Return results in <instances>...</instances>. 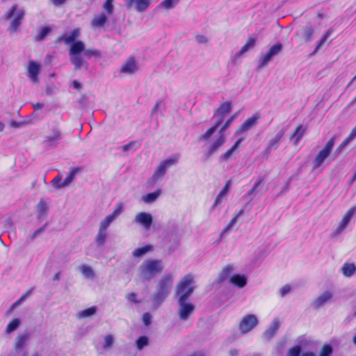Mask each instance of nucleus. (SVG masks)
Masks as SVG:
<instances>
[{
	"mask_svg": "<svg viewBox=\"0 0 356 356\" xmlns=\"http://www.w3.org/2000/svg\"><path fill=\"white\" fill-rule=\"evenodd\" d=\"M81 54L87 57L100 56L99 51L86 49L84 43L81 40H78L71 45L69 50L70 60L71 63L74 65L75 70H79L83 65L87 66L86 63L81 56Z\"/></svg>",
	"mask_w": 356,
	"mask_h": 356,
	"instance_id": "f257e3e1",
	"label": "nucleus"
},
{
	"mask_svg": "<svg viewBox=\"0 0 356 356\" xmlns=\"http://www.w3.org/2000/svg\"><path fill=\"white\" fill-rule=\"evenodd\" d=\"M163 270L160 259H147L143 261L138 268V276L142 281H149Z\"/></svg>",
	"mask_w": 356,
	"mask_h": 356,
	"instance_id": "f03ea898",
	"label": "nucleus"
},
{
	"mask_svg": "<svg viewBox=\"0 0 356 356\" xmlns=\"http://www.w3.org/2000/svg\"><path fill=\"white\" fill-rule=\"evenodd\" d=\"M174 277L172 274H165L159 280L156 291L152 296L154 305L159 307L170 293Z\"/></svg>",
	"mask_w": 356,
	"mask_h": 356,
	"instance_id": "7ed1b4c3",
	"label": "nucleus"
},
{
	"mask_svg": "<svg viewBox=\"0 0 356 356\" xmlns=\"http://www.w3.org/2000/svg\"><path fill=\"white\" fill-rule=\"evenodd\" d=\"M232 109V105L229 102H227L220 105V106L217 109L215 113L214 116L218 118V120L216 124L209 129L205 134L201 135L198 140H208L216 131L217 128L220 126V124L222 122L224 117L225 115L229 113Z\"/></svg>",
	"mask_w": 356,
	"mask_h": 356,
	"instance_id": "20e7f679",
	"label": "nucleus"
},
{
	"mask_svg": "<svg viewBox=\"0 0 356 356\" xmlns=\"http://www.w3.org/2000/svg\"><path fill=\"white\" fill-rule=\"evenodd\" d=\"M195 289L194 278L191 274L186 275L176 286V295L179 298L186 299L191 296Z\"/></svg>",
	"mask_w": 356,
	"mask_h": 356,
	"instance_id": "39448f33",
	"label": "nucleus"
},
{
	"mask_svg": "<svg viewBox=\"0 0 356 356\" xmlns=\"http://www.w3.org/2000/svg\"><path fill=\"white\" fill-rule=\"evenodd\" d=\"M336 136H332L325 144L323 148L316 154L312 161L313 170L318 169L325 159L330 155L334 146Z\"/></svg>",
	"mask_w": 356,
	"mask_h": 356,
	"instance_id": "423d86ee",
	"label": "nucleus"
},
{
	"mask_svg": "<svg viewBox=\"0 0 356 356\" xmlns=\"http://www.w3.org/2000/svg\"><path fill=\"white\" fill-rule=\"evenodd\" d=\"M24 15V10L22 8H19L17 4H14L6 13L5 18L6 19L13 18L10 22V26L11 31H16L17 30L22 23Z\"/></svg>",
	"mask_w": 356,
	"mask_h": 356,
	"instance_id": "0eeeda50",
	"label": "nucleus"
},
{
	"mask_svg": "<svg viewBox=\"0 0 356 356\" xmlns=\"http://www.w3.org/2000/svg\"><path fill=\"white\" fill-rule=\"evenodd\" d=\"M179 159V154H175L171 157L163 161L160 163L159 165L154 172L151 180L153 183L157 181L159 179L162 178L166 172L167 169L171 165L177 163Z\"/></svg>",
	"mask_w": 356,
	"mask_h": 356,
	"instance_id": "6e6552de",
	"label": "nucleus"
},
{
	"mask_svg": "<svg viewBox=\"0 0 356 356\" xmlns=\"http://www.w3.org/2000/svg\"><path fill=\"white\" fill-rule=\"evenodd\" d=\"M282 49V44L277 42L273 45L266 54H261L259 57L258 68L266 67L272 59L279 54Z\"/></svg>",
	"mask_w": 356,
	"mask_h": 356,
	"instance_id": "1a4fd4ad",
	"label": "nucleus"
},
{
	"mask_svg": "<svg viewBox=\"0 0 356 356\" xmlns=\"http://www.w3.org/2000/svg\"><path fill=\"white\" fill-rule=\"evenodd\" d=\"M258 323V318L254 314H246L241 318L238 330L242 334H245L252 330Z\"/></svg>",
	"mask_w": 356,
	"mask_h": 356,
	"instance_id": "9d476101",
	"label": "nucleus"
},
{
	"mask_svg": "<svg viewBox=\"0 0 356 356\" xmlns=\"http://www.w3.org/2000/svg\"><path fill=\"white\" fill-rule=\"evenodd\" d=\"M178 316L181 321H187L195 310V306L183 298H178Z\"/></svg>",
	"mask_w": 356,
	"mask_h": 356,
	"instance_id": "9b49d317",
	"label": "nucleus"
},
{
	"mask_svg": "<svg viewBox=\"0 0 356 356\" xmlns=\"http://www.w3.org/2000/svg\"><path fill=\"white\" fill-rule=\"evenodd\" d=\"M62 138L61 131L57 125L52 126L51 133L44 136L43 144L48 147H56Z\"/></svg>",
	"mask_w": 356,
	"mask_h": 356,
	"instance_id": "f8f14e48",
	"label": "nucleus"
},
{
	"mask_svg": "<svg viewBox=\"0 0 356 356\" xmlns=\"http://www.w3.org/2000/svg\"><path fill=\"white\" fill-rule=\"evenodd\" d=\"M127 9L134 8L138 13L145 12L149 6L152 0H124Z\"/></svg>",
	"mask_w": 356,
	"mask_h": 356,
	"instance_id": "ddd939ff",
	"label": "nucleus"
},
{
	"mask_svg": "<svg viewBox=\"0 0 356 356\" xmlns=\"http://www.w3.org/2000/svg\"><path fill=\"white\" fill-rule=\"evenodd\" d=\"M356 212V207H352L348 211V212L345 214L341 221L340 222L339 226L336 229V230L332 234V237H334L340 233H341L345 228L348 225L351 218Z\"/></svg>",
	"mask_w": 356,
	"mask_h": 356,
	"instance_id": "4468645a",
	"label": "nucleus"
},
{
	"mask_svg": "<svg viewBox=\"0 0 356 356\" xmlns=\"http://www.w3.org/2000/svg\"><path fill=\"white\" fill-rule=\"evenodd\" d=\"M138 70V63L134 57H129L121 66L120 72L126 75H131Z\"/></svg>",
	"mask_w": 356,
	"mask_h": 356,
	"instance_id": "2eb2a0df",
	"label": "nucleus"
},
{
	"mask_svg": "<svg viewBox=\"0 0 356 356\" xmlns=\"http://www.w3.org/2000/svg\"><path fill=\"white\" fill-rule=\"evenodd\" d=\"M333 293L330 291H325L319 295L312 303L313 308L318 309L331 301Z\"/></svg>",
	"mask_w": 356,
	"mask_h": 356,
	"instance_id": "dca6fc26",
	"label": "nucleus"
},
{
	"mask_svg": "<svg viewBox=\"0 0 356 356\" xmlns=\"http://www.w3.org/2000/svg\"><path fill=\"white\" fill-rule=\"evenodd\" d=\"M260 117V114L259 113H256L252 116L245 120L239 129L236 131V134L247 131L253 128L257 124Z\"/></svg>",
	"mask_w": 356,
	"mask_h": 356,
	"instance_id": "f3484780",
	"label": "nucleus"
},
{
	"mask_svg": "<svg viewBox=\"0 0 356 356\" xmlns=\"http://www.w3.org/2000/svg\"><path fill=\"white\" fill-rule=\"evenodd\" d=\"M134 222L142 225L145 229H148L152 224L153 218L149 213L140 212L136 215Z\"/></svg>",
	"mask_w": 356,
	"mask_h": 356,
	"instance_id": "a211bd4d",
	"label": "nucleus"
},
{
	"mask_svg": "<svg viewBox=\"0 0 356 356\" xmlns=\"http://www.w3.org/2000/svg\"><path fill=\"white\" fill-rule=\"evenodd\" d=\"M81 35V29L76 28L70 33H65L59 37L58 41L64 42L65 44H70V46L77 42L76 40Z\"/></svg>",
	"mask_w": 356,
	"mask_h": 356,
	"instance_id": "6ab92c4d",
	"label": "nucleus"
},
{
	"mask_svg": "<svg viewBox=\"0 0 356 356\" xmlns=\"http://www.w3.org/2000/svg\"><path fill=\"white\" fill-rule=\"evenodd\" d=\"M40 66L35 61L31 60L28 65V76L31 81L36 83L38 82V74L40 72Z\"/></svg>",
	"mask_w": 356,
	"mask_h": 356,
	"instance_id": "aec40b11",
	"label": "nucleus"
},
{
	"mask_svg": "<svg viewBox=\"0 0 356 356\" xmlns=\"http://www.w3.org/2000/svg\"><path fill=\"white\" fill-rule=\"evenodd\" d=\"M284 130L281 129L274 138H271L266 146V151L268 152H270L277 149L279 147L280 142L284 136Z\"/></svg>",
	"mask_w": 356,
	"mask_h": 356,
	"instance_id": "412c9836",
	"label": "nucleus"
},
{
	"mask_svg": "<svg viewBox=\"0 0 356 356\" xmlns=\"http://www.w3.org/2000/svg\"><path fill=\"white\" fill-rule=\"evenodd\" d=\"M29 339L30 334L28 332L19 334L14 343V349H26Z\"/></svg>",
	"mask_w": 356,
	"mask_h": 356,
	"instance_id": "4be33fe9",
	"label": "nucleus"
},
{
	"mask_svg": "<svg viewBox=\"0 0 356 356\" xmlns=\"http://www.w3.org/2000/svg\"><path fill=\"white\" fill-rule=\"evenodd\" d=\"M280 325V321L277 319H274L270 325L264 332V338L266 340L272 339L277 332Z\"/></svg>",
	"mask_w": 356,
	"mask_h": 356,
	"instance_id": "5701e85b",
	"label": "nucleus"
},
{
	"mask_svg": "<svg viewBox=\"0 0 356 356\" xmlns=\"http://www.w3.org/2000/svg\"><path fill=\"white\" fill-rule=\"evenodd\" d=\"M225 141V138L223 134H219L218 138L209 147L207 156L209 157L214 154L224 144Z\"/></svg>",
	"mask_w": 356,
	"mask_h": 356,
	"instance_id": "b1692460",
	"label": "nucleus"
},
{
	"mask_svg": "<svg viewBox=\"0 0 356 356\" xmlns=\"http://www.w3.org/2000/svg\"><path fill=\"white\" fill-rule=\"evenodd\" d=\"M230 186H231V180H229L225 186L223 187V188L221 190V191L219 193V194L217 195L215 201H214V203L213 204V206L211 207V209H213L216 206H218V204H220L223 198L227 195L229 188H230Z\"/></svg>",
	"mask_w": 356,
	"mask_h": 356,
	"instance_id": "393cba45",
	"label": "nucleus"
},
{
	"mask_svg": "<svg viewBox=\"0 0 356 356\" xmlns=\"http://www.w3.org/2000/svg\"><path fill=\"white\" fill-rule=\"evenodd\" d=\"M356 137V126L352 129L350 135L340 144L335 151L336 154H339L343 149Z\"/></svg>",
	"mask_w": 356,
	"mask_h": 356,
	"instance_id": "a878e982",
	"label": "nucleus"
},
{
	"mask_svg": "<svg viewBox=\"0 0 356 356\" xmlns=\"http://www.w3.org/2000/svg\"><path fill=\"white\" fill-rule=\"evenodd\" d=\"M229 281L232 284L240 288L245 286L247 284V278L243 275H234L230 277Z\"/></svg>",
	"mask_w": 356,
	"mask_h": 356,
	"instance_id": "bb28decb",
	"label": "nucleus"
},
{
	"mask_svg": "<svg viewBox=\"0 0 356 356\" xmlns=\"http://www.w3.org/2000/svg\"><path fill=\"white\" fill-rule=\"evenodd\" d=\"M154 248L152 245H146L143 247L135 249L132 252V256L136 258L141 257L147 253L152 252Z\"/></svg>",
	"mask_w": 356,
	"mask_h": 356,
	"instance_id": "cd10ccee",
	"label": "nucleus"
},
{
	"mask_svg": "<svg viewBox=\"0 0 356 356\" xmlns=\"http://www.w3.org/2000/svg\"><path fill=\"white\" fill-rule=\"evenodd\" d=\"M106 21H107L106 16L105 15V14L102 13V14L95 15L93 17V19L91 22V25L93 28L102 27L105 24Z\"/></svg>",
	"mask_w": 356,
	"mask_h": 356,
	"instance_id": "c85d7f7f",
	"label": "nucleus"
},
{
	"mask_svg": "<svg viewBox=\"0 0 356 356\" xmlns=\"http://www.w3.org/2000/svg\"><path fill=\"white\" fill-rule=\"evenodd\" d=\"M21 323H22V322L19 318H15L12 319L9 322V323L7 325L6 330H5V332L6 334H10V333L15 332V330H17L19 328Z\"/></svg>",
	"mask_w": 356,
	"mask_h": 356,
	"instance_id": "c756f323",
	"label": "nucleus"
},
{
	"mask_svg": "<svg viewBox=\"0 0 356 356\" xmlns=\"http://www.w3.org/2000/svg\"><path fill=\"white\" fill-rule=\"evenodd\" d=\"M161 193V191L160 189L156 190L153 193H148L142 197V200L144 202L147 204L153 203L156 200V199L160 196Z\"/></svg>",
	"mask_w": 356,
	"mask_h": 356,
	"instance_id": "7c9ffc66",
	"label": "nucleus"
},
{
	"mask_svg": "<svg viewBox=\"0 0 356 356\" xmlns=\"http://www.w3.org/2000/svg\"><path fill=\"white\" fill-rule=\"evenodd\" d=\"M80 271L86 279H93L95 273L92 268L86 264H83L79 267Z\"/></svg>",
	"mask_w": 356,
	"mask_h": 356,
	"instance_id": "2f4dec72",
	"label": "nucleus"
},
{
	"mask_svg": "<svg viewBox=\"0 0 356 356\" xmlns=\"http://www.w3.org/2000/svg\"><path fill=\"white\" fill-rule=\"evenodd\" d=\"M234 270L233 265H227L222 268L218 276V282H222L229 277L232 272Z\"/></svg>",
	"mask_w": 356,
	"mask_h": 356,
	"instance_id": "473e14b6",
	"label": "nucleus"
},
{
	"mask_svg": "<svg viewBox=\"0 0 356 356\" xmlns=\"http://www.w3.org/2000/svg\"><path fill=\"white\" fill-rule=\"evenodd\" d=\"M256 42L255 38L250 37L246 43L242 47L241 50L237 53L238 56H241L244 53L252 48Z\"/></svg>",
	"mask_w": 356,
	"mask_h": 356,
	"instance_id": "72a5a7b5",
	"label": "nucleus"
},
{
	"mask_svg": "<svg viewBox=\"0 0 356 356\" xmlns=\"http://www.w3.org/2000/svg\"><path fill=\"white\" fill-rule=\"evenodd\" d=\"M97 307L92 306L88 309H83L77 314V317L79 318H88L95 315L97 312Z\"/></svg>",
	"mask_w": 356,
	"mask_h": 356,
	"instance_id": "f704fd0d",
	"label": "nucleus"
},
{
	"mask_svg": "<svg viewBox=\"0 0 356 356\" xmlns=\"http://www.w3.org/2000/svg\"><path fill=\"white\" fill-rule=\"evenodd\" d=\"M305 129L302 127V125H299L295 132L293 133V134L291 136V139L292 140H294V145H298V143H299V141L300 140V139L302 138L304 134H305Z\"/></svg>",
	"mask_w": 356,
	"mask_h": 356,
	"instance_id": "c9c22d12",
	"label": "nucleus"
},
{
	"mask_svg": "<svg viewBox=\"0 0 356 356\" xmlns=\"http://www.w3.org/2000/svg\"><path fill=\"white\" fill-rule=\"evenodd\" d=\"M38 218L39 219L43 218L47 215L48 211L47 204L43 201L40 200L37 206Z\"/></svg>",
	"mask_w": 356,
	"mask_h": 356,
	"instance_id": "e433bc0d",
	"label": "nucleus"
},
{
	"mask_svg": "<svg viewBox=\"0 0 356 356\" xmlns=\"http://www.w3.org/2000/svg\"><path fill=\"white\" fill-rule=\"evenodd\" d=\"M356 267L353 264H345L342 267V273L346 277H351L355 274Z\"/></svg>",
	"mask_w": 356,
	"mask_h": 356,
	"instance_id": "4c0bfd02",
	"label": "nucleus"
},
{
	"mask_svg": "<svg viewBox=\"0 0 356 356\" xmlns=\"http://www.w3.org/2000/svg\"><path fill=\"white\" fill-rule=\"evenodd\" d=\"M80 171V168H73L71 169L70 173L68 174V175L66 177V178L65 179V180L63 181V185L62 186H67L68 185H70L72 181L74 180L75 176L76 175V174Z\"/></svg>",
	"mask_w": 356,
	"mask_h": 356,
	"instance_id": "58836bf2",
	"label": "nucleus"
},
{
	"mask_svg": "<svg viewBox=\"0 0 356 356\" xmlns=\"http://www.w3.org/2000/svg\"><path fill=\"white\" fill-rule=\"evenodd\" d=\"M243 138H241L236 140L235 144L229 149L227 150L225 154H223L221 156V158L224 160H227L229 159V157L232 156L233 152L238 148L241 143L243 141Z\"/></svg>",
	"mask_w": 356,
	"mask_h": 356,
	"instance_id": "ea45409f",
	"label": "nucleus"
},
{
	"mask_svg": "<svg viewBox=\"0 0 356 356\" xmlns=\"http://www.w3.org/2000/svg\"><path fill=\"white\" fill-rule=\"evenodd\" d=\"M107 233L106 230L99 229L97 235L96 236V243L98 246L102 245L106 239Z\"/></svg>",
	"mask_w": 356,
	"mask_h": 356,
	"instance_id": "a19ab883",
	"label": "nucleus"
},
{
	"mask_svg": "<svg viewBox=\"0 0 356 356\" xmlns=\"http://www.w3.org/2000/svg\"><path fill=\"white\" fill-rule=\"evenodd\" d=\"M179 1V0H164L158 6V8H163L166 10H170L174 8Z\"/></svg>",
	"mask_w": 356,
	"mask_h": 356,
	"instance_id": "79ce46f5",
	"label": "nucleus"
},
{
	"mask_svg": "<svg viewBox=\"0 0 356 356\" xmlns=\"http://www.w3.org/2000/svg\"><path fill=\"white\" fill-rule=\"evenodd\" d=\"M303 36L306 42H309L312 39V36L314 32V29L312 26H307L302 29Z\"/></svg>",
	"mask_w": 356,
	"mask_h": 356,
	"instance_id": "37998d69",
	"label": "nucleus"
},
{
	"mask_svg": "<svg viewBox=\"0 0 356 356\" xmlns=\"http://www.w3.org/2000/svg\"><path fill=\"white\" fill-rule=\"evenodd\" d=\"M332 33V31L330 29L324 34V35L322 37L320 42L316 47V48L313 52V54H316L318 51V49L321 47V46L325 43L326 40L331 35Z\"/></svg>",
	"mask_w": 356,
	"mask_h": 356,
	"instance_id": "c03bdc74",
	"label": "nucleus"
},
{
	"mask_svg": "<svg viewBox=\"0 0 356 356\" xmlns=\"http://www.w3.org/2000/svg\"><path fill=\"white\" fill-rule=\"evenodd\" d=\"M148 338L145 336L140 337L136 340V346L138 350H142L144 347L148 345Z\"/></svg>",
	"mask_w": 356,
	"mask_h": 356,
	"instance_id": "a18cd8bd",
	"label": "nucleus"
},
{
	"mask_svg": "<svg viewBox=\"0 0 356 356\" xmlns=\"http://www.w3.org/2000/svg\"><path fill=\"white\" fill-rule=\"evenodd\" d=\"M115 219L111 216H107L101 222L99 225V228L102 229L106 230L110 224Z\"/></svg>",
	"mask_w": 356,
	"mask_h": 356,
	"instance_id": "49530a36",
	"label": "nucleus"
},
{
	"mask_svg": "<svg viewBox=\"0 0 356 356\" xmlns=\"http://www.w3.org/2000/svg\"><path fill=\"white\" fill-rule=\"evenodd\" d=\"M103 8L108 15L112 14L114 9L113 0H106L103 5Z\"/></svg>",
	"mask_w": 356,
	"mask_h": 356,
	"instance_id": "de8ad7c7",
	"label": "nucleus"
},
{
	"mask_svg": "<svg viewBox=\"0 0 356 356\" xmlns=\"http://www.w3.org/2000/svg\"><path fill=\"white\" fill-rule=\"evenodd\" d=\"M114 342L113 336L111 334H108L104 337V343L103 344V348L104 349L109 348Z\"/></svg>",
	"mask_w": 356,
	"mask_h": 356,
	"instance_id": "09e8293b",
	"label": "nucleus"
},
{
	"mask_svg": "<svg viewBox=\"0 0 356 356\" xmlns=\"http://www.w3.org/2000/svg\"><path fill=\"white\" fill-rule=\"evenodd\" d=\"M126 299L127 300V301H129V302H133V303H135V304H139L141 302V300H138L137 298V294L134 292H132V293H128L127 296H126Z\"/></svg>",
	"mask_w": 356,
	"mask_h": 356,
	"instance_id": "8fccbe9b",
	"label": "nucleus"
},
{
	"mask_svg": "<svg viewBox=\"0 0 356 356\" xmlns=\"http://www.w3.org/2000/svg\"><path fill=\"white\" fill-rule=\"evenodd\" d=\"M138 147V143L135 141H131V142L129 143L128 144L122 146V148L124 152H127L130 149L135 151Z\"/></svg>",
	"mask_w": 356,
	"mask_h": 356,
	"instance_id": "3c124183",
	"label": "nucleus"
},
{
	"mask_svg": "<svg viewBox=\"0 0 356 356\" xmlns=\"http://www.w3.org/2000/svg\"><path fill=\"white\" fill-rule=\"evenodd\" d=\"M62 176L58 175L52 180V185L56 188H61L65 187V186H62L63 182H61Z\"/></svg>",
	"mask_w": 356,
	"mask_h": 356,
	"instance_id": "603ef678",
	"label": "nucleus"
},
{
	"mask_svg": "<svg viewBox=\"0 0 356 356\" xmlns=\"http://www.w3.org/2000/svg\"><path fill=\"white\" fill-rule=\"evenodd\" d=\"M301 348L299 346L290 348L286 356H300Z\"/></svg>",
	"mask_w": 356,
	"mask_h": 356,
	"instance_id": "864d4df0",
	"label": "nucleus"
},
{
	"mask_svg": "<svg viewBox=\"0 0 356 356\" xmlns=\"http://www.w3.org/2000/svg\"><path fill=\"white\" fill-rule=\"evenodd\" d=\"M332 352V348L329 345H325L322 348L319 356H330Z\"/></svg>",
	"mask_w": 356,
	"mask_h": 356,
	"instance_id": "5fc2aeb1",
	"label": "nucleus"
},
{
	"mask_svg": "<svg viewBox=\"0 0 356 356\" xmlns=\"http://www.w3.org/2000/svg\"><path fill=\"white\" fill-rule=\"evenodd\" d=\"M263 183V179H260L257 181H256L252 186V188L247 193V195H251L257 192V190L259 186H260Z\"/></svg>",
	"mask_w": 356,
	"mask_h": 356,
	"instance_id": "6e6d98bb",
	"label": "nucleus"
},
{
	"mask_svg": "<svg viewBox=\"0 0 356 356\" xmlns=\"http://www.w3.org/2000/svg\"><path fill=\"white\" fill-rule=\"evenodd\" d=\"M195 41L200 44H207L209 40L207 36L204 35H197L195 37Z\"/></svg>",
	"mask_w": 356,
	"mask_h": 356,
	"instance_id": "4d7b16f0",
	"label": "nucleus"
},
{
	"mask_svg": "<svg viewBox=\"0 0 356 356\" xmlns=\"http://www.w3.org/2000/svg\"><path fill=\"white\" fill-rule=\"evenodd\" d=\"M291 291V287L290 286V285L286 284V285L283 286L280 289V295L281 297H284L286 294L290 293Z\"/></svg>",
	"mask_w": 356,
	"mask_h": 356,
	"instance_id": "13d9d810",
	"label": "nucleus"
},
{
	"mask_svg": "<svg viewBox=\"0 0 356 356\" xmlns=\"http://www.w3.org/2000/svg\"><path fill=\"white\" fill-rule=\"evenodd\" d=\"M123 210V206L121 204H119L117 207L115 209L113 212L110 214L114 219H115L122 212Z\"/></svg>",
	"mask_w": 356,
	"mask_h": 356,
	"instance_id": "bf43d9fd",
	"label": "nucleus"
},
{
	"mask_svg": "<svg viewBox=\"0 0 356 356\" xmlns=\"http://www.w3.org/2000/svg\"><path fill=\"white\" fill-rule=\"evenodd\" d=\"M238 218L237 216H234L232 220L231 221L229 222V223L225 227V228L223 229V231L221 233V235H223L225 234L226 232H227L232 227V226L236 223V220H237Z\"/></svg>",
	"mask_w": 356,
	"mask_h": 356,
	"instance_id": "052dcab7",
	"label": "nucleus"
},
{
	"mask_svg": "<svg viewBox=\"0 0 356 356\" xmlns=\"http://www.w3.org/2000/svg\"><path fill=\"white\" fill-rule=\"evenodd\" d=\"M236 115H232V117H230L227 120V122H225V124L221 127L220 131H219V134H223L224 131L227 129L229 127V126L231 124V123L233 122V120H234Z\"/></svg>",
	"mask_w": 356,
	"mask_h": 356,
	"instance_id": "680f3d73",
	"label": "nucleus"
},
{
	"mask_svg": "<svg viewBox=\"0 0 356 356\" xmlns=\"http://www.w3.org/2000/svg\"><path fill=\"white\" fill-rule=\"evenodd\" d=\"M143 321L145 325L148 326L152 322V316L149 313H145L143 315Z\"/></svg>",
	"mask_w": 356,
	"mask_h": 356,
	"instance_id": "e2e57ef3",
	"label": "nucleus"
},
{
	"mask_svg": "<svg viewBox=\"0 0 356 356\" xmlns=\"http://www.w3.org/2000/svg\"><path fill=\"white\" fill-rule=\"evenodd\" d=\"M17 356H27L26 349H15Z\"/></svg>",
	"mask_w": 356,
	"mask_h": 356,
	"instance_id": "0e129e2a",
	"label": "nucleus"
},
{
	"mask_svg": "<svg viewBox=\"0 0 356 356\" xmlns=\"http://www.w3.org/2000/svg\"><path fill=\"white\" fill-rule=\"evenodd\" d=\"M49 31H50L49 28H48V27L43 28L40 32V38L41 39H43L49 33Z\"/></svg>",
	"mask_w": 356,
	"mask_h": 356,
	"instance_id": "69168bd1",
	"label": "nucleus"
},
{
	"mask_svg": "<svg viewBox=\"0 0 356 356\" xmlns=\"http://www.w3.org/2000/svg\"><path fill=\"white\" fill-rule=\"evenodd\" d=\"M25 300L24 297L22 296L15 303L13 304L11 309H14L20 305Z\"/></svg>",
	"mask_w": 356,
	"mask_h": 356,
	"instance_id": "338daca9",
	"label": "nucleus"
},
{
	"mask_svg": "<svg viewBox=\"0 0 356 356\" xmlns=\"http://www.w3.org/2000/svg\"><path fill=\"white\" fill-rule=\"evenodd\" d=\"M161 104V102H157L155 104V106H154L152 111V115L156 114L157 112L161 113V111L160 110Z\"/></svg>",
	"mask_w": 356,
	"mask_h": 356,
	"instance_id": "774afa93",
	"label": "nucleus"
}]
</instances>
